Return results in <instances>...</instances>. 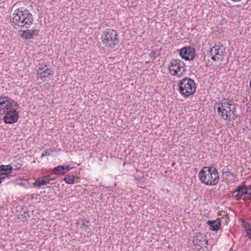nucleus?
Masks as SVG:
<instances>
[{"mask_svg":"<svg viewBox=\"0 0 251 251\" xmlns=\"http://www.w3.org/2000/svg\"><path fill=\"white\" fill-rule=\"evenodd\" d=\"M49 183V181H45L44 179L41 178L37 179L34 183V186L40 187L41 186L45 185Z\"/></svg>","mask_w":251,"mask_h":251,"instance_id":"a211bd4d","label":"nucleus"},{"mask_svg":"<svg viewBox=\"0 0 251 251\" xmlns=\"http://www.w3.org/2000/svg\"><path fill=\"white\" fill-rule=\"evenodd\" d=\"M21 37L23 39H29L32 38V34L29 32V29L25 30L22 31Z\"/></svg>","mask_w":251,"mask_h":251,"instance_id":"6ab92c4d","label":"nucleus"},{"mask_svg":"<svg viewBox=\"0 0 251 251\" xmlns=\"http://www.w3.org/2000/svg\"><path fill=\"white\" fill-rule=\"evenodd\" d=\"M237 192L239 194L240 200H246L249 199L251 193L249 191V188L246 185H239L237 187Z\"/></svg>","mask_w":251,"mask_h":251,"instance_id":"9b49d317","label":"nucleus"},{"mask_svg":"<svg viewBox=\"0 0 251 251\" xmlns=\"http://www.w3.org/2000/svg\"><path fill=\"white\" fill-rule=\"evenodd\" d=\"M221 102L225 103L226 105L230 107V109L235 110L236 106L234 103L233 100H229L228 99H224L220 101Z\"/></svg>","mask_w":251,"mask_h":251,"instance_id":"2eb2a0df","label":"nucleus"},{"mask_svg":"<svg viewBox=\"0 0 251 251\" xmlns=\"http://www.w3.org/2000/svg\"><path fill=\"white\" fill-rule=\"evenodd\" d=\"M17 109H11L5 112L3 117V121L6 124H11L17 122L19 118V113L16 110Z\"/></svg>","mask_w":251,"mask_h":251,"instance_id":"6e6552de","label":"nucleus"},{"mask_svg":"<svg viewBox=\"0 0 251 251\" xmlns=\"http://www.w3.org/2000/svg\"><path fill=\"white\" fill-rule=\"evenodd\" d=\"M49 176H50V177H49L50 180H54L56 177V175H55V173H53V172H52V174L51 175H50Z\"/></svg>","mask_w":251,"mask_h":251,"instance_id":"bb28decb","label":"nucleus"},{"mask_svg":"<svg viewBox=\"0 0 251 251\" xmlns=\"http://www.w3.org/2000/svg\"><path fill=\"white\" fill-rule=\"evenodd\" d=\"M226 174V176L229 177L230 176H233V173L229 170H228L223 173Z\"/></svg>","mask_w":251,"mask_h":251,"instance_id":"a878e982","label":"nucleus"},{"mask_svg":"<svg viewBox=\"0 0 251 251\" xmlns=\"http://www.w3.org/2000/svg\"><path fill=\"white\" fill-rule=\"evenodd\" d=\"M21 181H22V179H17V180H16V181H17V182H16V183H17V184H21V185H22V184H23V183H22V182Z\"/></svg>","mask_w":251,"mask_h":251,"instance_id":"2f4dec72","label":"nucleus"},{"mask_svg":"<svg viewBox=\"0 0 251 251\" xmlns=\"http://www.w3.org/2000/svg\"><path fill=\"white\" fill-rule=\"evenodd\" d=\"M15 166L16 167V169H20L21 167V164L18 163H17L16 165H15Z\"/></svg>","mask_w":251,"mask_h":251,"instance_id":"7c9ffc66","label":"nucleus"},{"mask_svg":"<svg viewBox=\"0 0 251 251\" xmlns=\"http://www.w3.org/2000/svg\"><path fill=\"white\" fill-rule=\"evenodd\" d=\"M242 226L244 227L246 232L251 231V226L249 223L244 221L242 223Z\"/></svg>","mask_w":251,"mask_h":251,"instance_id":"412c9836","label":"nucleus"},{"mask_svg":"<svg viewBox=\"0 0 251 251\" xmlns=\"http://www.w3.org/2000/svg\"><path fill=\"white\" fill-rule=\"evenodd\" d=\"M149 63V61H146V63Z\"/></svg>","mask_w":251,"mask_h":251,"instance_id":"e433bc0d","label":"nucleus"},{"mask_svg":"<svg viewBox=\"0 0 251 251\" xmlns=\"http://www.w3.org/2000/svg\"><path fill=\"white\" fill-rule=\"evenodd\" d=\"M49 177H50V176H45L42 178L44 179L45 181H49L50 182V179Z\"/></svg>","mask_w":251,"mask_h":251,"instance_id":"c85d7f7f","label":"nucleus"},{"mask_svg":"<svg viewBox=\"0 0 251 251\" xmlns=\"http://www.w3.org/2000/svg\"><path fill=\"white\" fill-rule=\"evenodd\" d=\"M64 171H66V173L68 171L72 169V167H71L70 166H64Z\"/></svg>","mask_w":251,"mask_h":251,"instance_id":"c756f323","label":"nucleus"},{"mask_svg":"<svg viewBox=\"0 0 251 251\" xmlns=\"http://www.w3.org/2000/svg\"><path fill=\"white\" fill-rule=\"evenodd\" d=\"M102 44L108 50L113 51L118 48L120 40L117 31L108 28L102 32L101 35Z\"/></svg>","mask_w":251,"mask_h":251,"instance_id":"7ed1b4c3","label":"nucleus"},{"mask_svg":"<svg viewBox=\"0 0 251 251\" xmlns=\"http://www.w3.org/2000/svg\"><path fill=\"white\" fill-rule=\"evenodd\" d=\"M179 93L186 98L193 95L196 90V84L190 78L185 77L178 83Z\"/></svg>","mask_w":251,"mask_h":251,"instance_id":"20e7f679","label":"nucleus"},{"mask_svg":"<svg viewBox=\"0 0 251 251\" xmlns=\"http://www.w3.org/2000/svg\"><path fill=\"white\" fill-rule=\"evenodd\" d=\"M81 222H82L81 225L83 226H85L86 227H88V226H89L90 224H89V220L84 219V220H82Z\"/></svg>","mask_w":251,"mask_h":251,"instance_id":"393cba45","label":"nucleus"},{"mask_svg":"<svg viewBox=\"0 0 251 251\" xmlns=\"http://www.w3.org/2000/svg\"><path fill=\"white\" fill-rule=\"evenodd\" d=\"M13 23L19 27L28 28L33 24L34 19L28 10L20 7L15 10L12 14Z\"/></svg>","mask_w":251,"mask_h":251,"instance_id":"f257e3e1","label":"nucleus"},{"mask_svg":"<svg viewBox=\"0 0 251 251\" xmlns=\"http://www.w3.org/2000/svg\"><path fill=\"white\" fill-rule=\"evenodd\" d=\"M193 242L195 247V249L198 251H203V250H201L202 247L204 246L206 248V245L208 244V240L206 235L201 232L198 233L194 237Z\"/></svg>","mask_w":251,"mask_h":251,"instance_id":"0eeeda50","label":"nucleus"},{"mask_svg":"<svg viewBox=\"0 0 251 251\" xmlns=\"http://www.w3.org/2000/svg\"><path fill=\"white\" fill-rule=\"evenodd\" d=\"M21 215L24 217V221H25L27 220L28 218L29 217V215L28 211H27V209L23 211V213Z\"/></svg>","mask_w":251,"mask_h":251,"instance_id":"b1692460","label":"nucleus"},{"mask_svg":"<svg viewBox=\"0 0 251 251\" xmlns=\"http://www.w3.org/2000/svg\"><path fill=\"white\" fill-rule=\"evenodd\" d=\"M64 166H58L53 168L52 172L55 173L56 176L63 175L66 173V171H64Z\"/></svg>","mask_w":251,"mask_h":251,"instance_id":"dca6fc26","label":"nucleus"},{"mask_svg":"<svg viewBox=\"0 0 251 251\" xmlns=\"http://www.w3.org/2000/svg\"><path fill=\"white\" fill-rule=\"evenodd\" d=\"M210 55L212 56V59L214 61H221L223 58V51L222 49L219 45L213 46L210 49Z\"/></svg>","mask_w":251,"mask_h":251,"instance_id":"9d476101","label":"nucleus"},{"mask_svg":"<svg viewBox=\"0 0 251 251\" xmlns=\"http://www.w3.org/2000/svg\"><path fill=\"white\" fill-rule=\"evenodd\" d=\"M19 104L8 97H0V115H3L6 111L11 109H18Z\"/></svg>","mask_w":251,"mask_h":251,"instance_id":"423d86ee","label":"nucleus"},{"mask_svg":"<svg viewBox=\"0 0 251 251\" xmlns=\"http://www.w3.org/2000/svg\"><path fill=\"white\" fill-rule=\"evenodd\" d=\"M44 75H47V74H44Z\"/></svg>","mask_w":251,"mask_h":251,"instance_id":"c9c22d12","label":"nucleus"},{"mask_svg":"<svg viewBox=\"0 0 251 251\" xmlns=\"http://www.w3.org/2000/svg\"><path fill=\"white\" fill-rule=\"evenodd\" d=\"M214 109H217L218 115L225 120L230 121L234 120L237 117L235 110L230 109L220 101L214 104Z\"/></svg>","mask_w":251,"mask_h":251,"instance_id":"39448f33","label":"nucleus"},{"mask_svg":"<svg viewBox=\"0 0 251 251\" xmlns=\"http://www.w3.org/2000/svg\"><path fill=\"white\" fill-rule=\"evenodd\" d=\"M199 177L202 183L207 185H215L219 180L217 170L211 166L203 167L200 171Z\"/></svg>","mask_w":251,"mask_h":251,"instance_id":"f03ea898","label":"nucleus"},{"mask_svg":"<svg viewBox=\"0 0 251 251\" xmlns=\"http://www.w3.org/2000/svg\"><path fill=\"white\" fill-rule=\"evenodd\" d=\"M181 58L185 60H192L195 55V50L191 47H186L179 50Z\"/></svg>","mask_w":251,"mask_h":251,"instance_id":"1a4fd4ad","label":"nucleus"},{"mask_svg":"<svg viewBox=\"0 0 251 251\" xmlns=\"http://www.w3.org/2000/svg\"><path fill=\"white\" fill-rule=\"evenodd\" d=\"M45 67L47 68L46 69H45L43 72H41L40 73V77L41 78H43L44 77H48V75H45L44 74H47V75H52L54 74V72L53 70H51V69L47 68V66L46 65V64H44Z\"/></svg>","mask_w":251,"mask_h":251,"instance_id":"f3484780","label":"nucleus"},{"mask_svg":"<svg viewBox=\"0 0 251 251\" xmlns=\"http://www.w3.org/2000/svg\"><path fill=\"white\" fill-rule=\"evenodd\" d=\"M53 151V149H50L47 151H44L42 154L41 157L42 158L46 155H50V153L52 152Z\"/></svg>","mask_w":251,"mask_h":251,"instance_id":"4be33fe9","label":"nucleus"},{"mask_svg":"<svg viewBox=\"0 0 251 251\" xmlns=\"http://www.w3.org/2000/svg\"><path fill=\"white\" fill-rule=\"evenodd\" d=\"M5 178V176H0V184L2 182V180Z\"/></svg>","mask_w":251,"mask_h":251,"instance_id":"473e14b6","label":"nucleus"},{"mask_svg":"<svg viewBox=\"0 0 251 251\" xmlns=\"http://www.w3.org/2000/svg\"><path fill=\"white\" fill-rule=\"evenodd\" d=\"M13 167L10 165L0 166V176H5V178L9 176H12Z\"/></svg>","mask_w":251,"mask_h":251,"instance_id":"ddd939ff","label":"nucleus"},{"mask_svg":"<svg viewBox=\"0 0 251 251\" xmlns=\"http://www.w3.org/2000/svg\"><path fill=\"white\" fill-rule=\"evenodd\" d=\"M181 62L180 60H178V59H176L175 60V63H180Z\"/></svg>","mask_w":251,"mask_h":251,"instance_id":"72a5a7b5","label":"nucleus"},{"mask_svg":"<svg viewBox=\"0 0 251 251\" xmlns=\"http://www.w3.org/2000/svg\"><path fill=\"white\" fill-rule=\"evenodd\" d=\"M37 31V30H29V32L31 33L30 34H32V38L33 36L36 34V32Z\"/></svg>","mask_w":251,"mask_h":251,"instance_id":"cd10ccee","label":"nucleus"},{"mask_svg":"<svg viewBox=\"0 0 251 251\" xmlns=\"http://www.w3.org/2000/svg\"><path fill=\"white\" fill-rule=\"evenodd\" d=\"M207 224L210 226V229L213 231H218L221 227V222L220 219L216 220H208Z\"/></svg>","mask_w":251,"mask_h":251,"instance_id":"4468645a","label":"nucleus"},{"mask_svg":"<svg viewBox=\"0 0 251 251\" xmlns=\"http://www.w3.org/2000/svg\"><path fill=\"white\" fill-rule=\"evenodd\" d=\"M64 180L67 184H74V183H75V176H73V177H72L71 176L67 175L64 178Z\"/></svg>","mask_w":251,"mask_h":251,"instance_id":"aec40b11","label":"nucleus"},{"mask_svg":"<svg viewBox=\"0 0 251 251\" xmlns=\"http://www.w3.org/2000/svg\"><path fill=\"white\" fill-rule=\"evenodd\" d=\"M170 73L173 75H175L177 74L179 72H181L180 75H181L183 71H185L184 66H181L180 64H171L168 66Z\"/></svg>","mask_w":251,"mask_h":251,"instance_id":"f8f14e48","label":"nucleus"},{"mask_svg":"<svg viewBox=\"0 0 251 251\" xmlns=\"http://www.w3.org/2000/svg\"><path fill=\"white\" fill-rule=\"evenodd\" d=\"M229 251H234V250H233L232 249H231Z\"/></svg>","mask_w":251,"mask_h":251,"instance_id":"f704fd0d","label":"nucleus"},{"mask_svg":"<svg viewBox=\"0 0 251 251\" xmlns=\"http://www.w3.org/2000/svg\"><path fill=\"white\" fill-rule=\"evenodd\" d=\"M232 196L236 199V201H240V197L238 192H237V189L233 191L232 193Z\"/></svg>","mask_w":251,"mask_h":251,"instance_id":"5701e85b","label":"nucleus"}]
</instances>
